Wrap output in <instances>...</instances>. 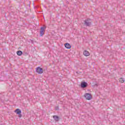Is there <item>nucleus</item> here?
I'll return each instance as SVG.
<instances>
[{
    "instance_id": "obj_1",
    "label": "nucleus",
    "mask_w": 125,
    "mask_h": 125,
    "mask_svg": "<svg viewBox=\"0 0 125 125\" xmlns=\"http://www.w3.org/2000/svg\"><path fill=\"white\" fill-rule=\"evenodd\" d=\"M91 22H92V21L91 19H87V20L84 21V25L86 26H90L91 25Z\"/></svg>"
},
{
    "instance_id": "obj_2",
    "label": "nucleus",
    "mask_w": 125,
    "mask_h": 125,
    "mask_svg": "<svg viewBox=\"0 0 125 125\" xmlns=\"http://www.w3.org/2000/svg\"><path fill=\"white\" fill-rule=\"evenodd\" d=\"M45 29H46V26L42 27L40 29V36L42 37L43 35H44V32H45V30H44Z\"/></svg>"
},
{
    "instance_id": "obj_3",
    "label": "nucleus",
    "mask_w": 125,
    "mask_h": 125,
    "mask_svg": "<svg viewBox=\"0 0 125 125\" xmlns=\"http://www.w3.org/2000/svg\"><path fill=\"white\" fill-rule=\"evenodd\" d=\"M15 113H16L18 115H19V117L21 118L22 117V112L21 111V110H20L19 108H17L15 111Z\"/></svg>"
},
{
    "instance_id": "obj_4",
    "label": "nucleus",
    "mask_w": 125,
    "mask_h": 125,
    "mask_svg": "<svg viewBox=\"0 0 125 125\" xmlns=\"http://www.w3.org/2000/svg\"><path fill=\"white\" fill-rule=\"evenodd\" d=\"M36 72L38 73V74H42V73H43V69L41 67H38L36 68Z\"/></svg>"
},
{
    "instance_id": "obj_5",
    "label": "nucleus",
    "mask_w": 125,
    "mask_h": 125,
    "mask_svg": "<svg viewBox=\"0 0 125 125\" xmlns=\"http://www.w3.org/2000/svg\"><path fill=\"white\" fill-rule=\"evenodd\" d=\"M84 96L87 100H90V99H91V98H92V97H91V95L89 93H86L84 95Z\"/></svg>"
},
{
    "instance_id": "obj_6",
    "label": "nucleus",
    "mask_w": 125,
    "mask_h": 125,
    "mask_svg": "<svg viewBox=\"0 0 125 125\" xmlns=\"http://www.w3.org/2000/svg\"><path fill=\"white\" fill-rule=\"evenodd\" d=\"M81 87L82 88H85V87H86V86H87V83H86V82H82L81 84Z\"/></svg>"
},
{
    "instance_id": "obj_7",
    "label": "nucleus",
    "mask_w": 125,
    "mask_h": 125,
    "mask_svg": "<svg viewBox=\"0 0 125 125\" xmlns=\"http://www.w3.org/2000/svg\"><path fill=\"white\" fill-rule=\"evenodd\" d=\"M64 46L66 47V48H67V49H70L71 47H72V46H71V44L68 43H66L64 44Z\"/></svg>"
},
{
    "instance_id": "obj_8",
    "label": "nucleus",
    "mask_w": 125,
    "mask_h": 125,
    "mask_svg": "<svg viewBox=\"0 0 125 125\" xmlns=\"http://www.w3.org/2000/svg\"><path fill=\"white\" fill-rule=\"evenodd\" d=\"M83 54L84 56H89V52L86 50L84 51Z\"/></svg>"
},
{
    "instance_id": "obj_9",
    "label": "nucleus",
    "mask_w": 125,
    "mask_h": 125,
    "mask_svg": "<svg viewBox=\"0 0 125 125\" xmlns=\"http://www.w3.org/2000/svg\"><path fill=\"white\" fill-rule=\"evenodd\" d=\"M53 119H54L55 121L56 122H58L59 121V117L56 116V115H54L53 116Z\"/></svg>"
},
{
    "instance_id": "obj_10",
    "label": "nucleus",
    "mask_w": 125,
    "mask_h": 125,
    "mask_svg": "<svg viewBox=\"0 0 125 125\" xmlns=\"http://www.w3.org/2000/svg\"><path fill=\"white\" fill-rule=\"evenodd\" d=\"M17 55H18L19 56H21V55H22V54H23V52H21V51L19 50V51H18L17 52Z\"/></svg>"
},
{
    "instance_id": "obj_11",
    "label": "nucleus",
    "mask_w": 125,
    "mask_h": 125,
    "mask_svg": "<svg viewBox=\"0 0 125 125\" xmlns=\"http://www.w3.org/2000/svg\"><path fill=\"white\" fill-rule=\"evenodd\" d=\"M120 83H125V80H124V78H120L119 79Z\"/></svg>"
},
{
    "instance_id": "obj_12",
    "label": "nucleus",
    "mask_w": 125,
    "mask_h": 125,
    "mask_svg": "<svg viewBox=\"0 0 125 125\" xmlns=\"http://www.w3.org/2000/svg\"><path fill=\"white\" fill-rule=\"evenodd\" d=\"M56 110H58V107L56 108Z\"/></svg>"
}]
</instances>
